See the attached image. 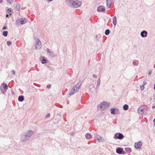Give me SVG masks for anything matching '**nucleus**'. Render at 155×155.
<instances>
[{"label":"nucleus","mask_w":155,"mask_h":155,"mask_svg":"<svg viewBox=\"0 0 155 155\" xmlns=\"http://www.w3.org/2000/svg\"><path fill=\"white\" fill-rule=\"evenodd\" d=\"M34 132L33 130H30V136H32L34 134Z\"/></svg>","instance_id":"nucleus-31"},{"label":"nucleus","mask_w":155,"mask_h":155,"mask_svg":"<svg viewBox=\"0 0 155 155\" xmlns=\"http://www.w3.org/2000/svg\"><path fill=\"white\" fill-rule=\"evenodd\" d=\"M128 107H129L128 105L126 104H125L123 106V109L124 110H127L128 109Z\"/></svg>","instance_id":"nucleus-25"},{"label":"nucleus","mask_w":155,"mask_h":155,"mask_svg":"<svg viewBox=\"0 0 155 155\" xmlns=\"http://www.w3.org/2000/svg\"><path fill=\"white\" fill-rule=\"evenodd\" d=\"M53 0H47L48 1V2H51V1H53Z\"/></svg>","instance_id":"nucleus-42"},{"label":"nucleus","mask_w":155,"mask_h":155,"mask_svg":"<svg viewBox=\"0 0 155 155\" xmlns=\"http://www.w3.org/2000/svg\"><path fill=\"white\" fill-rule=\"evenodd\" d=\"M7 28V27H6V26H4L3 28V30H5Z\"/></svg>","instance_id":"nucleus-36"},{"label":"nucleus","mask_w":155,"mask_h":155,"mask_svg":"<svg viewBox=\"0 0 155 155\" xmlns=\"http://www.w3.org/2000/svg\"><path fill=\"white\" fill-rule=\"evenodd\" d=\"M97 35H96V38H97Z\"/></svg>","instance_id":"nucleus-45"},{"label":"nucleus","mask_w":155,"mask_h":155,"mask_svg":"<svg viewBox=\"0 0 155 155\" xmlns=\"http://www.w3.org/2000/svg\"><path fill=\"white\" fill-rule=\"evenodd\" d=\"M7 13L11 15L12 14L11 9L8 8L7 11Z\"/></svg>","instance_id":"nucleus-29"},{"label":"nucleus","mask_w":155,"mask_h":155,"mask_svg":"<svg viewBox=\"0 0 155 155\" xmlns=\"http://www.w3.org/2000/svg\"><path fill=\"white\" fill-rule=\"evenodd\" d=\"M113 23L115 26L116 25V23H117V20H116V17L115 16H114L113 18Z\"/></svg>","instance_id":"nucleus-18"},{"label":"nucleus","mask_w":155,"mask_h":155,"mask_svg":"<svg viewBox=\"0 0 155 155\" xmlns=\"http://www.w3.org/2000/svg\"><path fill=\"white\" fill-rule=\"evenodd\" d=\"M35 49L37 50H39L42 46V43L40 40L37 38H35Z\"/></svg>","instance_id":"nucleus-3"},{"label":"nucleus","mask_w":155,"mask_h":155,"mask_svg":"<svg viewBox=\"0 0 155 155\" xmlns=\"http://www.w3.org/2000/svg\"><path fill=\"white\" fill-rule=\"evenodd\" d=\"M112 0H107L106 1L107 5V7H109L112 4Z\"/></svg>","instance_id":"nucleus-16"},{"label":"nucleus","mask_w":155,"mask_h":155,"mask_svg":"<svg viewBox=\"0 0 155 155\" xmlns=\"http://www.w3.org/2000/svg\"><path fill=\"white\" fill-rule=\"evenodd\" d=\"M65 3L68 5L75 8L80 7L82 4L81 2L78 0H66Z\"/></svg>","instance_id":"nucleus-1"},{"label":"nucleus","mask_w":155,"mask_h":155,"mask_svg":"<svg viewBox=\"0 0 155 155\" xmlns=\"http://www.w3.org/2000/svg\"><path fill=\"white\" fill-rule=\"evenodd\" d=\"M138 113L140 114H143L144 112V110L142 108V107H140L138 110Z\"/></svg>","instance_id":"nucleus-14"},{"label":"nucleus","mask_w":155,"mask_h":155,"mask_svg":"<svg viewBox=\"0 0 155 155\" xmlns=\"http://www.w3.org/2000/svg\"><path fill=\"white\" fill-rule=\"evenodd\" d=\"M24 99V97L23 96H19L18 97V101L20 102H22Z\"/></svg>","instance_id":"nucleus-17"},{"label":"nucleus","mask_w":155,"mask_h":155,"mask_svg":"<svg viewBox=\"0 0 155 155\" xmlns=\"http://www.w3.org/2000/svg\"><path fill=\"white\" fill-rule=\"evenodd\" d=\"M12 72H13V73L15 74V70H13L12 71Z\"/></svg>","instance_id":"nucleus-38"},{"label":"nucleus","mask_w":155,"mask_h":155,"mask_svg":"<svg viewBox=\"0 0 155 155\" xmlns=\"http://www.w3.org/2000/svg\"><path fill=\"white\" fill-rule=\"evenodd\" d=\"M111 113L112 114H115V109L114 108H111L110 109Z\"/></svg>","instance_id":"nucleus-27"},{"label":"nucleus","mask_w":155,"mask_h":155,"mask_svg":"<svg viewBox=\"0 0 155 155\" xmlns=\"http://www.w3.org/2000/svg\"><path fill=\"white\" fill-rule=\"evenodd\" d=\"M154 89L155 90V84H154Z\"/></svg>","instance_id":"nucleus-44"},{"label":"nucleus","mask_w":155,"mask_h":155,"mask_svg":"<svg viewBox=\"0 0 155 155\" xmlns=\"http://www.w3.org/2000/svg\"><path fill=\"white\" fill-rule=\"evenodd\" d=\"M7 1L8 3L10 4L12 3L13 2L12 0H7Z\"/></svg>","instance_id":"nucleus-32"},{"label":"nucleus","mask_w":155,"mask_h":155,"mask_svg":"<svg viewBox=\"0 0 155 155\" xmlns=\"http://www.w3.org/2000/svg\"><path fill=\"white\" fill-rule=\"evenodd\" d=\"M85 137L87 139L89 140L92 138V136L90 133H88L85 134Z\"/></svg>","instance_id":"nucleus-15"},{"label":"nucleus","mask_w":155,"mask_h":155,"mask_svg":"<svg viewBox=\"0 0 155 155\" xmlns=\"http://www.w3.org/2000/svg\"><path fill=\"white\" fill-rule=\"evenodd\" d=\"M40 59L41 62L42 64H45L47 62V60L44 57H41Z\"/></svg>","instance_id":"nucleus-13"},{"label":"nucleus","mask_w":155,"mask_h":155,"mask_svg":"<svg viewBox=\"0 0 155 155\" xmlns=\"http://www.w3.org/2000/svg\"><path fill=\"white\" fill-rule=\"evenodd\" d=\"M51 86L50 84H48L47 85V88H50L51 87Z\"/></svg>","instance_id":"nucleus-34"},{"label":"nucleus","mask_w":155,"mask_h":155,"mask_svg":"<svg viewBox=\"0 0 155 155\" xmlns=\"http://www.w3.org/2000/svg\"><path fill=\"white\" fill-rule=\"evenodd\" d=\"M15 8H16V9L18 11H19V10H20V5L18 3H17L16 4Z\"/></svg>","instance_id":"nucleus-22"},{"label":"nucleus","mask_w":155,"mask_h":155,"mask_svg":"<svg viewBox=\"0 0 155 155\" xmlns=\"http://www.w3.org/2000/svg\"><path fill=\"white\" fill-rule=\"evenodd\" d=\"M92 76L94 78H96L97 77L96 75L94 74H93Z\"/></svg>","instance_id":"nucleus-35"},{"label":"nucleus","mask_w":155,"mask_h":155,"mask_svg":"<svg viewBox=\"0 0 155 155\" xmlns=\"http://www.w3.org/2000/svg\"><path fill=\"white\" fill-rule=\"evenodd\" d=\"M94 137L97 140L100 142H101L103 140L102 137L97 134L95 135Z\"/></svg>","instance_id":"nucleus-12"},{"label":"nucleus","mask_w":155,"mask_h":155,"mask_svg":"<svg viewBox=\"0 0 155 155\" xmlns=\"http://www.w3.org/2000/svg\"><path fill=\"white\" fill-rule=\"evenodd\" d=\"M12 44V42L10 41H8L7 42V44L8 46H9L11 45Z\"/></svg>","instance_id":"nucleus-30"},{"label":"nucleus","mask_w":155,"mask_h":155,"mask_svg":"<svg viewBox=\"0 0 155 155\" xmlns=\"http://www.w3.org/2000/svg\"><path fill=\"white\" fill-rule=\"evenodd\" d=\"M2 84L3 85L4 88L5 90H6L8 89V86L7 84L6 83H3Z\"/></svg>","instance_id":"nucleus-24"},{"label":"nucleus","mask_w":155,"mask_h":155,"mask_svg":"<svg viewBox=\"0 0 155 155\" xmlns=\"http://www.w3.org/2000/svg\"><path fill=\"white\" fill-rule=\"evenodd\" d=\"M133 64L134 66H137L139 64V62L137 60H134L133 62Z\"/></svg>","instance_id":"nucleus-21"},{"label":"nucleus","mask_w":155,"mask_h":155,"mask_svg":"<svg viewBox=\"0 0 155 155\" xmlns=\"http://www.w3.org/2000/svg\"><path fill=\"white\" fill-rule=\"evenodd\" d=\"M142 144V142H139L138 143H135V147L137 149H140Z\"/></svg>","instance_id":"nucleus-10"},{"label":"nucleus","mask_w":155,"mask_h":155,"mask_svg":"<svg viewBox=\"0 0 155 155\" xmlns=\"http://www.w3.org/2000/svg\"><path fill=\"white\" fill-rule=\"evenodd\" d=\"M45 51H46L49 55H51L53 53V51L48 48H47L46 49Z\"/></svg>","instance_id":"nucleus-20"},{"label":"nucleus","mask_w":155,"mask_h":155,"mask_svg":"<svg viewBox=\"0 0 155 155\" xmlns=\"http://www.w3.org/2000/svg\"><path fill=\"white\" fill-rule=\"evenodd\" d=\"M81 85V81H79L71 89L69 95H72L74 94L78 91L80 89V87Z\"/></svg>","instance_id":"nucleus-2"},{"label":"nucleus","mask_w":155,"mask_h":155,"mask_svg":"<svg viewBox=\"0 0 155 155\" xmlns=\"http://www.w3.org/2000/svg\"><path fill=\"white\" fill-rule=\"evenodd\" d=\"M3 35L5 37H6L8 35V31H4L2 33Z\"/></svg>","instance_id":"nucleus-26"},{"label":"nucleus","mask_w":155,"mask_h":155,"mask_svg":"<svg viewBox=\"0 0 155 155\" xmlns=\"http://www.w3.org/2000/svg\"><path fill=\"white\" fill-rule=\"evenodd\" d=\"M153 122H154V125L155 126V119H154V120H153Z\"/></svg>","instance_id":"nucleus-41"},{"label":"nucleus","mask_w":155,"mask_h":155,"mask_svg":"<svg viewBox=\"0 0 155 155\" xmlns=\"http://www.w3.org/2000/svg\"><path fill=\"white\" fill-rule=\"evenodd\" d=\"M125 150L127 152L130 153L131 152V149L130 148L127 147L125 148Z\"/></svg>","instance_id":"nucleus-19"},{"label":"nucleus","mask_w":155,"mask_h":155,"mask_svg":"<svg viewBox=\"0 0 155 155\" xmlns=\"http://www.w3.org/2000/svg\"><path fill=\"white\" fill-rule=\"evenodd\" d=\"M116 152L117 153L119 154H124V153H123V152H124L123 151V148L121 147L117 148L116 149Z\"/></svg>","instance_id":"nucleus-8"},{"label":"nucleus","mask_w":155,"mask_h":155,"mask_svg":"<svg viewBox=\"0 0 155 155\" xmlns=\"http://www.w3.org/2000/svg\"><path fill=\"white\" fill-rule=\"evenodd\" d=\"M152 71H149L148 74H149L150 75V74H152Z\"/></svg>","instance_id":"nucleus-39"},{"label":"nucleus","mask_w":155,"mask_h":155,"mask_svg":"<svg viewBox=\"0 0 155 155\" xmlns=\"http://www.w3.org/2000/svg\"><path fill=\"white\" fill-rule=\"evenodd\" d=\"M144 86V85H143L142 86H140V88L141 90H143Z\"/></svg>","instance_id":"nucleus-33"},{"label":"nucleus","mask_w":155,"mask_h":155,"mask_svg":"<svg viewBox=\"0 0 155 155\" xmlns=\"http://www.w3.org/2000/svg\"><path fill=\"white\" fill-rule=\"evenodd\" d=\"M155 107V106H153V108H154V107Z\"/></svg>","instance_id":"nucleus-46"},{"label":"nucleus","mask_w":155,"mask_h":155,"mask_svg":"<svg viewBox=\"0 0 155 155\" xmlns=\"http://www.w3.org/2000/svg\"><path fill=\"white\" fill-rule=\"evenodd\" d=\"M49 116H50V114L48 113L47 114L46 116V117H48Z\"/></svg>","instance_id":"nucleus-40"},{"label":"nucleus","mask_w":155,"mask_h":155,"mask_svg":"<svg viewBox=\"0 0 155 155\" xmlns=\"http://www.w3.org/2000/svg\"><path fill=\"white\" fill-rule=\"evenodd\" d=\"M29 137V130L27 131L25 134L22 135L21 139V141L22 142H25L28 140Z\"/></svg>","instance_id":"nucleus-4"},{"label":"nucleus","mask_w":155,"mask_h":155,"mask_svg":"<svg viewBox=\"0 0 155 155\" xmlns=\"http://www.w3.org/2000/svg\"><path fill=\"white\" fill-rule=\"evenodd\" d=\"M124 137L123 135L121 133H116L114 137V138L115 139H119L120 140L122 139Z\"/></svg>","instance_id":"nucleus-6"},{"label":"nucleus","mask_w":155,"mask_h":155,"mask_svg":"<svg viewBox=\"0 0 155 155\" xmlns=\"http://www.w3.org/2000/svg\"><path fill=\"white\" fill-rule=\"evenodd\" d=\"M16 22V24L18 25H22L26 23V20L25 19L21 18L17 20Z\"/></svg>","instance_id":"nucleus-7"},{"label":"nucleus","mask_w":155,"mask_h":155,"mask_svg":"<svg viewBox=\"0 0 155 155\" xmlns=\"http://www.w3.org/2000/svg\"><path fill=\"white\" fill-rule=\"evenodd\" d=\"M110 32V31L109 29L106 30L105 32V34L106 35H108Z\"/></svg>","instance_id":"nucleus-28"},{"label":"nucleus","mask_w":155,"mask_h":155,"mask_svg":"<svg viewBox=\"0 0 155 155\" xmlns=\"http://www.w3.org/2000/svg\"><path fill=\"white\" fill-rule=\"evenodd\" d=\"M146 83H147L146 82L144 81L143 82V85H145L146 84Z\"/></svg>","instance_id":"nucleus-37"},{"label":"nucleus","mask_w":155,"mask_h":155,"mask_svg":"<svg viewBox=\"0 0 155 155\" xmlns=\"http://www.w3.org/2000/svg\"><path fill=\"white\" fill-rule=\"evenodd\" d=\"M101 83V80H100V78H99L98 80V81H97V85L96 87L97 89H98L99 87L100 84Z\"/></svg>","instance_id":"nucleus-23"},{"label":"nucleus","mask_w":155,"mask_h":155,"mask_svg":"<svg viewBox=\"0 0 155 155\" xmlns=\"http://www.w3.org/2000/svg\"><path fill=\"white\" fill-rule=\"evenodd\" d=\"M110 105V103L109 102H103L99 105L98 107H99L101 108H103V109H104L105 108H107Z\"/></svg>","instance_id":"nucleus-5"},{"label":"nucleus","mask_w":155,"mask_h":155,"mask_svg":"<svg viewBox=\"0 0 155 155\" xmlns=\"http://www.w3.org/2000/svg\"><path fill=\"white\" fill-rule=\"evenodd\" d=\"M0 2H1L0 1Z\"/></svg>","instance_id":"nucleus-47"},{"label":"nucleus","mask_w":155,"mask_h":155,"mask_svg":"<svg viewBox=\"0 0 155 155\" xmlns=\"http://www.w3.org/2000/svg\"><path fill=\"white\" fill-rule=\"evenodd\" d=\"M147 33L146 31L144 30L140 33V35L142 37H145L147 36Z\"/></svg>","instance_id":"nucleus-11"},{"label":"nucleus","mask_w":155,"mask_h":155,"mask_svg":"<svg viewBox=\"0 0 155 155\" xmlns=\"http://www.w3.org/2000/svg\"><path fill=\"white\" fill-rule=\"evenodd\" d=\"M97 10L98 12H105V9L103 7V6L101 5L98 7Z\"/></svg>","instance_id":"nucleus-9"},{"label":"nucleus","mask_w":155,"mask_h":155,"mask_svg":"<svg viewBox=\"0 0 155 155\" xmlns=\"http://www.w3.org/2000/svg\"><path fill=\"white\" fill-rule=\"evenodd\" d=\"M8 15L7 14V15H6V17H8Z\"/></svg>","instance_id":"nucleus-43"}]
</instances>
